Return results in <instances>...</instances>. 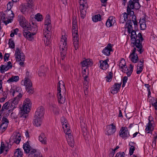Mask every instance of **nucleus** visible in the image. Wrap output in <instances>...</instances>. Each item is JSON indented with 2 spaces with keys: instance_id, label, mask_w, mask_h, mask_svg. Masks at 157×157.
<instances>
[{
  "instance_id": "61",
  "label": "nucleus",
  "mask_w": 157,
  "mask_h": 157,
  "mask_svg": "<svg viewBox=\"0 0 157 157\" xmlns=\"http://www.w3.org/2000/svg\"><path fill=\"white\" fill-rule=\"evenodd\" d=\"M11 2H9L7 4V10H11V9L12 8L11 6V4L12 3Z\"/></svg>"
},
{
  "instance_id": "10",
  "label": "nucleus",
  "mask_w": 157,
  "mask_h": 157,
  "mask_svg": "<svg viewBox=\"0 0 157 157\" xmlns=\"http://www.w3.org/2000/svg\"><path fill=\"white\" fill-rule=\"evenodd\" d=\"M121 82L120 83H115L113 87L111 88V93L113 94H117L120 90V88L121 86Z\"/></svg>"
},
{
  "instance_id": "11",
  "label": "nucleus",
  "mask_w": 157,
  "mask_h": 157,
  "mask_svg": "<svg viewBox=\"0 0 157 157\" xmlns=\"http://www.w3.org/2000/svg\"><path fill=\"white\" fill-rule=\"evenodd\" d=\"M82 67H86V68L91 67L93 64V61L92 59H87L83 61L81 63Z\"/></svg>"
},
{
  "instance_id": "22",
  "label": "nucleus",
  "mask_w": 157,
  "mask_h": 157,
  "mask_svg": "<svg viewBox=\"0 0 157 157\" xmlns=\"http://www.w3.org/2000/svg\"><path fill=\"white\" fill-rule=\"evenodd\" d=\"M23 35L25 38L26 39H31L32 38V35L31 34V32L27 30L24 29L23 30Z\"/></svg>"
},
{
  "instance_id": "34",
  "label": "nucleus",
  "mask_w": 157,
  "mask_h": 157,
  "mask_svg": "<svg viewBox=\"0 0 157 157\" xmlns=\"http://www.w3.org/2000/svg\"><path fill=\"white\" fill-rule=\"evenodd\" d=\"M18 134H19V135H16L15 138L13 141L14 143L17 144H19L21 139V136L20 133L18 132Z\"/></svg>"
},
{
  "instance_id": "12",
  "label": "nucleus",
  "mask_w": 157,
  "mask_h": 157,
  "mask_svg": "<svg viewBox=\"0 0 157 157\" xmlns=\"http://www.w3.org/2000/svg\"><path fill=\"white\" fill-rule=\"evenodd\" d=\"M26 143H24L23 145V148L25 152L27 153H29V156H31V155H33L34 154H31V151L33 150H35L34 149H30V146L28 141L26 142Z\"/></svg>"
},
{
  "instance_id": "58",
  "label": "nucleus",
  "mask_w": 157,
  "mask_h": 157,
  "mask_svg": "<svg viewBox=\"0 0 157 157\" xmlns=\"http://www.w3.org/2000/svg\"><path fill=\"white\" fill-rule=\"evenodd\" d=\"M61 121L63 126V128L64 129L63 125H64L65 124L67 123V120L64 117H63L61 120Z\"/></svg>"
},
{
  "instance_id": "44",
  "label": "nucleus",
  "mask_w": 157,
  "mask_h": 157,
  "mask_svg": "<svg viewBox=\"0 0 157 157\" xmlns=\"http://www.w3.org/2000/svg\"><path fill=\"white\" fill-rule=\"evenodd\" d=\"M129 145L131 146V147H130V149H129V154L130 155V156H131V155H132L133 154L134 152V151L135 150V147H134V146L132 145H131L130 144V143H129Z\"/></svg>"
},
{
  "instance_id": "13",
  "label": "nucleus",
  "mask_w": 157,
  "mask_h": 157,
  "mask_svg": "<svg viewBox=\"0 0 157 157\" xmlns=\"http://www.w3.org/2000/svg\"><path fill=\"white\" fill-rule=\"evenodd\" d=\"M44 108L42 106H40L37 109L35 115L40 117H42L44 116Z\"/></svg>"
},
{
  "instance_id": "20",
  "label": "nucleus",
  "mask_w": 157,
  "mask_h": 157,
  "mask_svg": "<svg viewBox=\"0 0 157 157\" xmlns=\"http://www.w3.org/2000/svg\"><path fill=\"white\" fill-rule=\"evenodd\" d=\"M30 153L34 154L33 155H31L30 157H42L40 152L37 150H33L31 151Z\"/></svg>"
},
{
  "instance_id": "33",
  "label": "nucleus",
  "mask_w": 157,
  "mask_h": 157,
  "mask_svg": "<svg viewBox=\"0 0 157 157\" xmlns=\"http://www.w3.org/2000/svg\"><path fill=\"white\" fill-rule=\"evenodd\" d=\"M133 69H122L121 71L124 73L126 74L127 77L130 76L132 72Z\"/></svg>"
},
{
  "instance_id": "32",
  "label": "nucleus",
  "mask_w": 157,
  "mask_h": 157,
  "mask_svg": "<svg viewBox=\"0 0 157 157\" xmlns=\"http://www.w3.org/2000/svg\"><path fill=\"white\" fill-rule=\"evenodd\" d=\"M119 67L120 69H124V67L125 68H127V67L126 65L124 59H122L119 63Z\"/></svg>"
},
{
  "instance_id": "30",
  "label": "nucleus",
  "mask_w": 157,
  "mask_h": 157,
  "mask_svg": "<svg viewBox=\"0 0 157 157\" xmlns=\"http://www.w3.org/2000/svg\"><path fill=\"white\" fill-rule=\"evenodd\" d=\"M4 12L5 13V14H6V16L7 15L8 18L10 17V18H13L14 17V14L13 11L11 10L9 11L6 10L4 11Z\"/></svg>"
},
{
  "instance_id": "25",
  "label": "nucleus",
  "mask_w": 157,
  "mask_h": 157,
  "mask_svg": "<svg viewBox=\"0 0 157 157\" xmlns=\"http://www.w3.org/2000/svg\"><path fill=\"white\" fill-rule=\"evenodd\" d=\"M12 67V63L10 61H9L5 65H2L0 67V69H11Z\"/></svg>"
},
{
  "instance_id": "59",
  "label": "nucleus",
  "mask_w": 157,
  "mask_h": 157,
  "mask_svg": "<svg viewBox=\"0 0 157 157\" xmlns=\"http://www.w3.org/2000/svg\"><path fill=\"white\" fill-rule=\"evenodd\" d=\"M10 56L9 53H5L4 56V60L5 62H6L9 60V58Z\"/></svg>"
},
{
  "instance_id": "17",
  "label": "nucleus",
  "mask_w": 157,
  "mask_h": 157,
  "mask_svg": "<svg viewBox=\"0 0 157 157\" xmlns=\"http://www.w3.org/2000/svg\"><path fill=\"white\" fill-rule=\"evenodd\" d=\"M39 140L42 144H47V138L44 133H41L39 136Z\"/></svg>"
},
{
  "instance_id": "43",
  "label": "nucleus",
  "mask_w": 157,
  "mask_h": 157,
  "mask_svg": "<svg viewBox=\"0 0 157 157\" xmlns=\"http://www.w3.org/2000/svg\"><path fill=\"white\" fill-rule=\"evenodd\" d=\"M67 141L69 145L72 147H74V141L73 139L71 140L67 139Z\"/></svg>"
},
{
  "instance_id": "41",
  "label": "nucleus",
  "mask_w": 157,
  "mask_h": 157,
  "mask_svg": "<svg viewBox=\"0 0 157 157\" xmlns=\"http://www.w3.org/2000/svg\"><path fill=\"white\" fill-rule=\"evenodd\" d=\"M27 9L26 5H21L20 6V9L21 11L23 13H24Z\"/></svg>"
},
{
  "instance_id": "48",
  "label": "nucleus",
  "mask_w": 157,
  "mask_h": 157,
  "mask_svg": "<svg viewBox=\"0 0 157 157\" xmlns=\"http://www.w3.org/2000/svg\"><path fill=\"white\" fill-rule=\"evenodd\" d=\"M151 104L154 107L155 109L157 110V100L154 99L153 101H151Z\"/></svg>"
},
{
  "instance_id": "47",
  "label": "nucleus",
  "mask_w": 157,
  "mask_h": 157,
  "mask_svg": "<svg viewBox=\"0 0 157 157\" xmlns=\"http://www.w3.org/2000/svg\"><path fill=\"white\" fill-rule=\"evenodd\" d=\"M119 148L118 146H116L114 149H112V151L109 154V157H113L115 153V151Z\"/></svg>"
},
{
  "instance_id": "53",
  "label": "nucleus",
  "mask_w": 157,
  "mask_h": 157,
  "mask_svg": "<svg viewBox=\"0 0 157 157\" xmlns=\"http://www.w3.org/2000/svg\"><path fill=\"white\" fill-rule=\"evenodd\" d=\"M139 0H135V1H134L135 4L136 3V5H138V6H136L135 9L136 10H139L141 7V6L140 5V4L139 3Z\"/></svg>"
},
{
  "instance_id": "55",
  "label": "nucleus",
  "mask_w": 157,
  "mask_h": 157,
  "mask_svg": "<svg viewBox=\"0 0 157 157\" xmlns=\"http://www.w3.org/2000/svg\"><path fill=\"white\" fill-rule=\"evenodd\" d=\"M23 26H21L24 29H25V28H26L28 26H29V24H30V23H29V22L26 20H25V21L24 22Z\"/></svg>"
},
{
  "instance_id": "45",
  "label": "nucleus",
  "mask_w": 157,
  "mask_h": 157,
  "mask_svg": "<svg viewBox=\"0 0 157 157\" xmlns=\"http://www.w3.org/2000/svg\"><path fill=\"white\" fill-rule=\"evenodd\" d=\"M51 17L49 14L47 15L45 19V23H51V20H50Z\"/></svg>"
},
{
  "instance_id": "21",
  "label": "nucleus",
  "mask_w": 157,
  "mask_h": 157,
  "mask_svg": "<svg viewBox=\"0 0 157 157\" xmlns=\"http://www.w3.org/2000/svg\"><path fill=\"white\" fill-rule=\"evenodd\" d=\"M8 123H1L0 125V133H2L7 128Z\"/></svg>"
},
{
  "instance_id": "5",
  "label": "nucleus",
  "mask_w": 157,
  "mask_h": 157,
  "mask_svg": "<svg viewBox=\"0 0 157 157\" xmlns=\"http://www.w3.org/2000/svg\"><path fill=\"white\" fill-rule=\"evenodd\" d=\"M15 55L17 60L18 61H24L25 60V56L24 53L22 52H21V50L18 48H16L15 52Z\"/></svg>"
},
{
  "instance_id": "1",
  "label": "nucleus",
  "mask_w": 157,
  "mask_h": 157,
  "mask_svg": "<svg viewBox=\"0 0 157 157\" xmlns=\"http://www.w3.org/2000/svg\"><path fill=\"white\" fill-rule=\"evenodd\" d=\"M144 40V39L143 37L142 33H139L137 35L136 38L135 37V39L134 40V41L131 43V47H136L138 48L137 51L140 54H142L144 51V49L142 44V42Z\"/></svg>"
},
{
  "instance_id": "18",
  "label": "nucleus",
  "mask_w": 157,
  "mask_h": 157,
  "mask_svg": "<svg viewBox=\"0 0 157 157\" xmlns=\"http://www.w3.org/2000/svg\"><path fill=\"white\" fill-rule=\"evenodd\" d=\"M105 25L107 27L113 26L114 22L113 20V17L110 16L106 21Z\"/></svg>"
},
{
  "instance_id": "63",
  "label": "nucleus",
  "mask_w": 157,
  "mask_h": 157,
  "mask_svg": "<svg viewBox=\"0 0 157 157\" xmlns=\"http://www.w3.org/2000/svg\"><path fill=\"white\" fill-rule=\"evenodd\" d=\"M123 17H124V21L122 22V23H124V21H126L127 20L128 18V16L127 15V13L126 12L123 13Z\"/></svg>"
},
{
  "instance_id": "49",
  "label": "nucleus",
  "mask_w": 157,
  "mask_h": 157,
  "mask_svg": "<svg viewBox=\"0 0 157 157\" xmlns=\"http://www.w3.org/2000/svg\"><path fill=\"white\" fill-rule=\"evenodd\" d=\"M80 12L81 17L82 19L84 18L86 16V10H81Z\"/></svg>"
},
{
  "instance_id": "29",
  "label": "nucleus",
  "mask_w": 157,
  "mask_h": 157,
  "mask_svg": "<svg viewBox=\"0 0 157 157\" xmlns=\"http://www.w3.org/2000/svg\"><path fill=\"white\" fill-rule=\"evenodd\" d=\"M101 15L100 14L95 15L93 16L92 19L94 22H97L98 21H101Z\"/></svg>"
},
{
  "instance_id": "2",
  "label": "nucleus",
  "mask_w": 157,
  "mask_h": 157,
  "mask_svg": "<svg viewBox=\"0 0 157 157\" xmlns=\"http://www.w3.org/2000/svg\"><path fill=\"white\" fill-rule=\"evenodd\" d=\"M32 103L31 101L29 98H26L24 101L23 105V109L21 110L20 113V117L21 118L26 119L28 118V113L29 112V110H27L28 108L30 110V108L31 107Z\"/></svg>"
},
{
  "instance_id": "7",
  "label": "nucleus",
  "mask_w": 157,
  "mask_h": 157,
  "mask_svg": "<svg viewBox=\"0 0 157 157\" xmlns=\"http://www.w3.org/2000/svg\"><path fill=\"white\" fill-rule=\"evenodd\" d=\"M133 47V50H132V53H131L129 56V58H130L131 56H132L131 59V60L133 63H135L138 61L139 59L137 55L136 54V47Z\"/></svg>"
},
{
  "instance_id": "46",
  "label": "nucleus",
  "mask_w": 157,
  "mask_h": 157,
  "mask_svg": "<svg viewBox=\"0 0 157 157\" xmlns=\"http://www.w3.org/2000/svg\"><path fill=\"white\" fill-rule=\"evenodd\" d=\"M73 36V41H79L78 35V33H74Z\"/></svg>"
},
{
  "instance_id": "26",
  "label": "nucleus",
  "mask_w": 157,
  "mask_h": 157,
  "mask_svg": "<svg viewBox=\"0 0 157 157\" xmlns=\"http://www.w3.org/2000/svg\"><path fill=\"white\" fill-rule=\"evenodd\" d=\"M16 151L14 153V156L15 157H22L23 153L19 148H17L16 150Z\"/></svg>"
},
{
  "instance_id": "51",
  "label": "nucleus",
  "mask_w": 157,
  "mask_h": 157,
  "mask_svg": "<svg viewBox=\"0 0 157 157\" xmlns=\"http://www.w3.org/2000/svg\"><path fill=\"white\" fill-rule=\"evenodd\" d=\"M143 60H142V61L140 60L137 65V69H143L142 67L143 66Z\"/></svg>"
},
{
  "instance_id": "15",
  "label": "nucleus",
  "mask_w": 157,
  "mask_h": 157,
  "mask_svg": "<svg viewBox=\"0 0 157 157\" xmlns=\"http://www.w3.org/2000/svg\"><path fill=\"white\" fill-rule=\"evenodd\" d=\"M61 88L63 89V91H64V93H65L66 89L65 85L63 84V82L62 80L59 81L58 84L57 88V93H61Z\"/></svg>"
},
{
  "instance_id": "64",
  "label": "nucleus",
  "mask_w": 157,
  "mask_h": 157,
  "mask_svg": "<svg viewBox=\"0 0 157 157\" xmlns=\"http://www.w3.org/2000/svg\"><path fill=\"white\" fill-rule=\"evenodd\" d=\"M131 9L130 8V7L129 6H127V15H130V14L131 12ZM131 12H132V11H131Z\"/></svg>"
},
{
  "instance_id": "39",
  "label": "nucleus",
  "mask_w": 157,
  "mask_h": 157,
  "mask_svg": "<svg viewBox=\"0 0 157 157\" xmlns=\"http://www.w3.org/2000/svg\"><path fill=\"white\" fill-rule=\"evenodd\" d=\"M14 91L15 92V94H16L17 95H19L20 94H22V89L20 87H17L14 89Z\"/></svg>"
},
{
  "instance_id": "31",
  "label": "nucleus",
  "mask_w": 157,
  "mask_h": 157,
  "mask_svg": "<svg viewBox=\"0 0 157 157\" xmlns=\"http://www.w3.org/2000/svg\"><path fill=\"white\" fill-rule=\"evenodd\" d=\"M19 78L18 76H13L11 78L8 80L7 82L9 83L13 82H17L19 80Z\"/></svg>"
},
{
  "instance_id": "50",
  "label": "nucleus",
  "mask_w": 157,
  "mask_h": 157,
  "mask_svg": "<svg viewBox=\"0 0 157 157\" xmlns=\"http://www.w3.org/2000/svg\"><path fill=\"white\" fill-rule=\"evenodd\" d=\"M125 154L124 152H119L117 153L115 157H124Z\"/></svg>"
},
{
  "instance_id": "4",
  "label": "nucleus",
  "mask_w": 157,
  "mask_h": 157,
  "mask_svg": "<svg viewBox=\"0 0 157 157\" xmlns=\"http://www.w3.org/2000/svg\"><path fill=\"white\" fill-rule=\"evenodd\" d=\"M119 136L124 140L126 139L130 136L129 132L127 127H121L119 132Z\"/></svg>"
},
{
  "instance_id": "37",
  "label": "nucleus",
  "mask_w": 157,
  "mask_h": 157,
  "mask_svg": "<svg viewBox=\"0 0 157 157\" xmlns=\"http://www.w3.org/2000/svg\"><path fill=\"white\" fill-rule=\"evenodd\" d=\"M6 14L3 12L2 11L0 13V23H1L2 20V22L4 23V21H6L5 18Z\"/></svg>"
},
{
  "instance_id": "54",
  "label": "nucleus",
  "mask_w": 157,
  "mask_h": 157,
  "mask_svg": "<svg viewBox=\"0 0 157 157\" xmlns=\"http://www.w3.org/2000/svg\"><path fill=\"white\" fill-rule=\"evenodd\" d=\"M72 26H77V19L76 17H75V16H73V17Z\"/></svg>"
},
{
  "instance_id": "38",
  "label": "nucleus",
  "mask_w": 157,
  "mask_h": 157,
  "mask_svg": "<svg viewBox=\"0 0 157 157\" xmlns=\"http://www.w3.org/2000/svg\"><path fill=\"white\" fill-rule=\"evenodd\" d=\"M141 18L139 21V23H140ZM147 28V25L146 22H142L141 23H140V29L141 30H144L146 29Z\"/></svg>"
},
{
  "instance_id": "62",
  "label": "nucleus",
  "mask_w": 157,
  "mask_h": 157,
  "mask_svg": "<svg viewBox=\"0 0 157 157\" xmlns=\"http://www.w3.org/2000/svg\"><path fill=\"white\" fill-rule=\"evenodd\" d=\"M63 129H64V132L66 135H69L71 134V131L70 130L69 128L67 129H65V128H64Z\"/></svg>"
},
{
  "instance_id": "36",
  "label": "nucleus",
  "mask_w": 157,
  "mask_h": 157,
  "mask_svg": "<svg viewBox=\"0 0 157 157\" xmlns=\"http://www.w3.org/2000/svg\"><path fill=\"white\" fill-rule=\"evenodd\" d=\"M152 126V123H148L147 127L145 129L146 132H147V133H149V131H152L153 130V128L151 130V127Z\"/></svg>"
},
{
  "instance_id": "24",
  "label": "nucleus",
  "mask_w": 157,
  "mask_h": 157,
  "mask_svg": "<svg viewBox=\"0 0 157 157\" xmlns=\"http://www.w3.org/2000/svg\"><path fill=\"white\" fill-rule=\"evenodd\" d=\"M125 28H127L128 29V30L129 28L130 30H132L133 29L132 27V24L131 22V19L128 20L125 25Z\"/></svg>"
},
{
  "instance_id": "28",
  "label": "nucleus",
  "mask_w": 157,
  "mask_h": 157,
  "mask_svg": "<svg viewBox=\"0 0 157 157\" xmlns=\"http://www.w3.org/2000/svg\"><path fill=\"white\" fill-rule=\"evenodd\" d=\"M18 21H19L20 25L21 26H23L24 22L26 20L25 17L22 15H19L18 17Z\"/></svg>"
},
{
  "instance_id": "27",
  "label": "nucleus",
  "mask_w": 157,
  "mask_h": 157,
  "mask_svg": "<svg viewBox=\"0 0 157 157\" xmlns=\"http://www.w3.org/2000/svg\"><path fill=\"white\" fill-rule=\"evenodd\" d=\"M58 98V102L61 104L64 103L65 100V97L62 96L61 93H57Z\"/></svg>"
},
{
  "instance_id": "9",
  "label": "nucleus",
  "mask_w": 157,
  "mask_h": 157,
  "mask_svg": "<svg viewBox=\"0 0 157 157\" xmlns=\"http://www.w3.org/2000/svg\"><path fill=\"white\" fill-rule=\"evenodd\" d=\"M22 94H20L19 95H17V96L14 98L13 101H11V102H12V103L10 107H13V108H16L20 100V98L22 97Z\"/></svg>"
},
{
  "instance_id": "3",
  "label": "nucleus",
  "mask_w": 157,
  "mask_h": 157,
  "mask_svg": "<svg viewBox=\"0 0 157 157\" xmlns=\"http://www.w3.org/2000/svg\"><path fill=\"white\" fill-rule=\"evenodd\" d=\"M24 85L25 86L26 91L29 94H33L34 92V89L32 88V83L28 77L25 78Z\"/></svg>"
},
{
  "instance_id": "60",
  "label": "nucleus",
  "mask_w": 157,
  "mask_h": 157,
  "mask_svg": "<svg viewBox=\"0 0 157 157\" xmlns=\"http://www.w3.org/2000/svg\"><path fill=\"white\" fill-rule=\"evenodd\" d=\"M4 122V123H9V121L8 120L6 117L4 116L3 117L2 120L1 122V123Z\"/></svg>"
},
{
  "instance_id": "23",
  "label": "nucleus",
  "mask_w": 157,
  "mask_h": 157,
  "mask_svg": "<svg viewBox=\"0 0 157 157\" xmlns=\"http://www.w3.org/2000/svg\"><path fill=\"white\" fill-rule=\"evenodd\" d=\"M43 32L44 36L46 38L47 40H48V41H50L51 35L49 34L50 31L47 29H46V30H43Z\"/></svg>"
},
{
  "instance_id": "8",
  "label": "nucleus",
  "mask_w": 157,
  "mask_h": 157,
  "mask_svg": "<svg viewBox=\"0 0 157 157\" xmlns=\"http://www.w3.org/2000/svg\"><path fill=\"white\" fill-rule=\"evenodd\" d=\"M113 45L109 43L102 51V53L107 56H109L110 54V52H113L112 49Z\"/></svg>"
},
{
  "instance_id": "57",
  "label": "nucleus",
  "mask_w": 157,
  "mask_h": 157,
  "mask_svg": "<svg viewBox=\"0 0 157 157\" xmlns=\"http://www.w3.org/2000/svg\"><path fill=\"white\" fill-rule=\"evenodd\" d=\"M45 25H46L47 27L46 28V29L49 30L50 31L51 30L52 28V25H51V23H45Z\"/></svg>"
},
{
  "instance_id": "52",
  "label": "nucleus",
  "mask_w": 157,
  "mask_h": 157,
  "mask_svg": "<svg viewBox=\"0 0 157 157\" xmlns=\"http://www.w3.org/2000/svg\"><path fill=\"white\" fill-rule=\"evenodd\" d=\"M52 107L54 108L53 110L56 114L58 115L59 114V110L58 109L56 108V105H52Z\"/></svg>"
},
{
  "instance_id": "6",
  "label": "nucleus",
  "mask_w": 157,
  "mask_h": 157,
  "mask_svg": "<svg viewBox=\"0 0 157 157\" xmlns=\"http://www.w3.org/2000/svg\"><path fill=\"white\" fill-rule=\"evenodd\" d=\"M116 131V126L112 123L107 126V129L105 133L108 136L111 135L113 134Z\"/></svg>"
},
{
  "instance_id": "19",
  "label": "nucleus",
  "mask_w": 157,
  "mask_h": 157,
  "mask_svg": "<svg viewBox=\"0 0 157 157\" xmlns=\"http://www.w3.org/2000/svg\"><path fill=\"white\" fill-rule=\"evenodd\" d=\"M109 60L108 59H106L104 61H100V69H103V67H104V66H105V68H106V69H107L108 68H109V65L107 63L108 61Z\"/></svg>"
},
{
  "instance_id": "40",
  "label": "nucleus",
  "mask_w": 157,
  "mask_h": 157,
  "mask_svg": "<svg viewBox=\"0 0 157 157\" xmlns=\"http://www.w3.org/2000/svg\"><path fill=\"white\" fill-rule=\"evenodd\" d=\"M8 101L6 102L3 104L1 109V112H3L4 109L8 110L9 109V106L8 105Z\"/></svg>"
},
{
  "instance_id": "42",
  "label": "nucleus",
  "mask_w": 157,
  "mask_h": 157,
  "mask_svg": "<svg viewBox=\"0 0 157 157\" xmlns=\"http://www.w3.org/2000/svg\"><path fill=\"white\" fill-rule=\"evenodd\" d=\"M35 18L38 21H41L43 19L42 16L40 13H38L35 16Z\"/></svg>"
},
{
  "instance_id": "14",
  "label": "nucleus",
  "mask_w": 157,
  "mask_h": 157,
  "mask_svg": "<svg viewBox=\"0 0 157 157\" xmlns=\"http://www.w3.org/2000/svg\"><path fill=\"white\" fill-rule=\"evenodd\" d=\"M41 117L35 115L33 117V124L37 127L40 126L42 124Z\"/></svg>"
},
{
  "instance_id": "16",
  "label": "nucleus",
  "mask_w": 157,
  "mask_h": 157,
  "mask_svg": "<svg viewBox=\"0 0 157 157\" xmlns=\"http://www.w3.org/2000/svg\"><path fill=\"white\" fill-rule=\"evenodd\" d=\"M136 31L134 30L133 29L130 30L129 28L128 32L129 34H131L130 35V40L131 42H133L134 41V40H135V37L136 38L137 34H136Z\"/></svg>"
},
{
  "instance_id": "35",
  "label": "nucleus",
  "mask_w": 157,
  "mask_h": 157,
  "mask_svg": "<svg viewBox=\"0 0 157 157\" xmlns=\"http://www.w3.org/2000/svg\"><path fill=\"white\" fill-rule=\"evenodd\" d=\"M8 44L9 45V48L12 49L14 48L15 44L12 38H10L9 39Z\"/></svg>"
},
{
  "instance_id": "56",
  "label": "nucleus",
  "mask_w": 157,
  "mask_h": 157,
  "mask_svg": "<svg viewBox=\"0 0 157 157\" xmlns=\"http://www.w3.org/2000/svg\"><path fill=\"white\" fill-rule=\"evenodd\" d=\"M62 51L61 52V56H66V55L67 54V49H64L63 48H62Z\"/></svg>"
}]
</instances>
